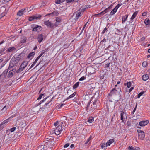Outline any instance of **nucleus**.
<instances>
[{
  "instance_id": "nucleus-5",
  "label": "nucleus",
  "mask_w": 150,
  "mask_h": 150,
  "mask_svg": "<svg viewBox=\"0 0 150 150\" xmlns=\"http://www.w3.org/2000/svg\"><path fill=\"white\" fill-rule=\"evenodd\" d=\"M137 131L139 138L141 140H143L145 136L144 132L141 130H139Z\"/></svg>"
},
{
  "instance_id": "nucleus-37",
  "label": "nucleus",
  "mask_w": 150,
  "mask_h": 150,
  "mask_svg": "<svg viewBox=\"0 0 150 150\" xmlns=\"http://www.w3.org/2000/svg\"><path fill=\"white\" fill-rule=\"evenodd\" d=\"M56 129H57L59 130L60 131H62V124L59 125L56 128Z\"/></svg>"
},
{
  "instance_id": "nucleus-16",
  "label": "nucleus",
  "mask_w": 150,
  "mask_h": 150,
  "mask_svg": "<svg viewBox=\"0 0 150 150\" xmlns=\"http://www.w3.org/2000/svg\"><path fill=\"white\" fill-rule=\"evenodd\" d=\"M26 11L25 9H22L18 11L17 13V15L19 16H21L24 13H25Z\"/></svg>"
},
{
  "instance_id": "nucleus-56",
  "label": "nucleus",
  "mask_w": 150,
  "mask_h": 150,
  "mask_svg": "<svg viewBox=\"0 0 150 150\" xmlns=\"http://www.w3.org/2000/svg\"><path fill=\"white\" fill-rule=\"evenodd\" d=\"M110 64V63H108L107 64L105 65V67H109Z\"/></svg>"
},
{
  "instance_id": "nucleus-13",
  "label": "nucleus",
  "mask_w": 150,
  "mask_h": 150,
  "mask_svg": "<svg viewBox=\"0 0 150 150\" xmlns=\"http://www.w3.org/2000/svg\"><path fill=\"white\" fill-rule=\"evenodd\" d=\"M45 24L50 27H52L53 26V24L49 20L45 21L44 22Z\"/></svg>"
},
{
  "instance_id": "nucleus-34",
  "label": "nucleus",
  "mask_w": 150,
  "mask_h": 150,
  "mask_svg": "<svg viewBox=\"0 0 150 150\" xmlns=\"http://www.w3.org/2000/svg\"><path fill=\"white\" fill-rule=\"evenodd\" d=\"M35 54L34 52H32L29 54L27 56V58L29 59L31 57L33 56Z\"/></svg>"
},
{
  "instance_id": "nucleus-22",
  "label": "nucleus",
  "mask_w": 150,
  "mask_h": 150,
  "mask_svg": "<svg viewBox=\"0 0 150 150\" xmlns=\"http://www.w3.org/2000/svg\"><path fill=\"white\" fill-rule=\"evenodd\" d=\"M149 77L148 75L147 74H146L142 76V79L143 80L146 81L148 79Z\"/></svg>"
},
{
  "instance_id": "nucleus-18",
  "label": "nucleus",
  "mask_w": 150,
  "mask_h": 150,
  "mask_svg": "<svg viewBox=\"0 0 150 150\" xmlns=\"http://www.w3.org/2000/svg\"><path fill=\"white\" fill-rule=\"evenodd\" d=\"M108 10V8H106L105 10L103 11H102L100 13H98L97 14H95V16H99V15H101V16L103 15L104 14H105V13H106L107 12Z\"/></svg>"
},
{
  "instance_id": "nucleus-53",
  "label": "nucleus",
  "mask_w": 150,
  "mask_h": 150,
  "mask_svg": "<svg viewBox=\"0 0 150 150\" xmlns=\"http://www.w3.org/2000/svg\"><path fill=\"white\" fill-rule=\"evenodd\" d=\"M74 0H66V2L67 3H69L70 2H71L73 1H74Z\"/></svg>"
},
{
  "instance_id": "nucleus-6",
  "label": "nucleus",
  "mask_w": 150,
  "mask_h": 150,
  "mask_svg": "<svg viewBox=\"0 0 150 150\" xmlns=\"http://www.w3.org/2000/svg\"><path fill=\"white\" fill-rule=\"evenodd\" d=\"M25 56V54L24 53H21L19 55L17 56H14L16 60L19 61L23 59Z\"/></svg>"
},
{
  "instance_id": "nucleus-55",
  "label": "nucleus",
  "mask_w": 150,
  "mask_h": 150,
  "mask_svg": "<svg viewBox=\"0 0 150 150\" xmlns=\"http://www.w3.org/2000/svg\"><path fill=\"white\" fill-rule=\"evenodd\" d=\"M147 13L146 12H144L142 13V15L144 16H146Z\"/></svg>"
},
{
  "instance_id": "nucleus-23",
  "label": "nucleus",
  "mask_w": 150,
  "mask_h": 150,
  "mask_svg": "<svg viewBox=\"0 0 150 150\" xmlns=\"http://www.w3.org/2000/svg\"><path fill=\"white\" fill-rule=\"evenodd\" d=\"M138 11H136L134 13L130 18L131 20H133L135 18L137 14L138 13Z\"/></svg>"
},
{
  "instance_id": "nucleus-8",
  "label": "nucleus",
  "mask_w": 150,
  "mask_h": 150,
  "mask_svg": "<svg viewBox=\"0 0 150 150\" xmlns=\"http://www.w3.org/2000/svg\"><path fill=\"white\" fill-rule=\"evenodd\" d=\"M95 108V106H93L92 104L90 105V104H89L87 107V109L88 111L90 112H93Z\"/></svg>"
},
{
  "instance_id": "nucleus-33",
  "label": "nucleus",
  "mask_w": 150,
  "mask_h": 150,
  "mask_svg": "<svg viewBox=\"0 0 150 150\" xmlns=\"http://www.w3.org/2000/svg\"><path fill=\"white\" fill-rule=\"evenodd\" d=\"M14 50H15V48L13 47H10L8 49V51L10 52L13 51Z\"/></svg>"
},
{
  "instance_id": "nucleus-59",
  "label": "nucleus",
  "mask_w": 150,
  "mask_h": 150,
  "mask_svg": "<svg viewBox=\"0 0 150 150\" xmlns=\"http://www.w3.org/2000/svg\"><path fill=\"white\" fill-rule=\"evenodd\" d=\"M64 105V104H62L60 105H58V106L59 108H61L62 106H63Z\"/></svg>"
},
{
  "instance_id": "nucleus-24",
  "label": "nucleus",
  "mask_w": 150,
  "mask_h": 150,
  "mask_svg": "<svg viewBox=\"0 0 150 150\" xmlns=\"http://www.w3.org/2000/svg\"><path fill=\"white\" fill-rule=\"evenodd\" d=\"M47 146H43V145H41V146H39L37 150H46Z\"/></svg>"
},
{
  "instance_id": "nucleus-15",
  "label": "nucleus",
  "mask_w": 150,
  "mask_h": 150,
  "mask_svg": "<svg viewBox=\"0 0 150 150\" xmlns=\"http://www.w3.org/2000/svg\"><path fill=\"white\" fill-rule=\"evenodd\" d=\"M120 6V5L118 4L117 6L113 10L110 12V14L111 15H112L115 14V12H116L117 9L119 8V7Z\"/></svg>"
},
{
  "instance_id": "nucleus-14",
  "label": "nucleus",
  "mask_w": 150,
  "mask_h": 150,
  "mask_svg": "<svg viewBox=\"0 0 150 150\" xmlns=\"http://www.w3.org/2000/svg\"><path fill=\"white\" fill-rule=\"evenodd\" d=\"M16 71L15 69H13L12 70L10 71L8 74V76L9 77H11L14 74L15 72Z\"/></svg>"
},
{
  "instance_id": "nucleus-20",
  "label": "nucleus",
  "mask_w": 150,
  "mask_h": 150,
  "mask_svg": "<svg viewBox=\"0 0 150 150\" xmlns=\"http://www.w3.org/2000/svg\"><path fill=\"white\" fill-rule=\"evenodd\" d=\"M114 142L113 139H110L106 143L107 146H108L110 145L112 143Z\"/></svg>"
},
{
  "instance_id": "nucleus-40",
  "label": "nucleus",
  "mask_w": 150,
  "mask_h": 150,
  "mask_svg": "<svg viewBox=\"0 0 150 150\" xmlns=\"http://www.w3.org/2000/svg\"><path fill=\"white\" fill-rule=\"evenodd\" d=\"M142 66L144 67H146L147 65V63L146 62H144L142 64Z\"/></svg>"
},
{
  "instance_id": "nucleus-62",
  "label": "nucleus",
  "mask_w": 150,
  "mask_h": 150,
  "mask_svg": "<svg viewBox=\"0 0 150 150\" xmlns=\"http://www.w3.org/2000/svg\"><path fill=\"white\" fill-rule=\"evenodd\" d=\"M75 118V117H71L70 118V120H74Z\"/></svg>"
},
{
  "instance_id": "nucleus-58",
  "label": "nucleus",
  "mask_w": 150,
  "mask_h": 150,
  "mask_svg": "<svg viewBox=\"0 0 150 150\" xmlns=\"http://www.w3.org/2000/svg\"><path fill=\"white\" fill-rule=\"evenodd\" d=\"M106 30L107 28H105L102 32L103 33H104L105 32V31Z\"/></svg>"
},
{
  "instance_id": "nucleus-9",
  "label": "nucleus",
  "mask_w": 150,
  "mask_h": 150,
  "mask_svg": "<svg viewBox=\"0 0 150 150\" xmlns=\"http://www.w3.org/2000/svg\"><path fill=\"white\" fill-rule=\"evenodd\" d=\"M41 17V16L40 15H36L35 16H33L29 17L28 20L29 21H32L34 20L37 19Z\"/></svg>"
},
{
  "instance_id": "nucleus-48",
  "label": "nucleus",
  "mask_w": 150,
  "mask_h": 150,
  "mask_svg": "<svg viewBox=\"0 0 150 150\" xmlns=\"http://www.w3.org/2000/svg\"><path fill=\"white\" fill-rule=\"evenodd\" d=\"M85 79V78L84 76H83L81 78L79 79V80L80 81H82L84 80Z\"/></svg>"
},
{
  "instance_id": "nucleus-2",
  "label": "nucleus",
  "mask_w": 150,
  "mask_h": 150,
  "mask_svg": "<svg viewBox=\"0 0 150 150\" xmlns=\"http://www.w3.org/2000/svg\"><path fill=\"white\" fill-rule=\"evenodd\" d=\"M120 91H121L120 89H118V90H116L115 89H113L108 94V96L109 97H112L115 100L117 101L116 98L117 97H119L120 96Z\"/></svg>"
},
{
  "instance_id": "nucleus-3",
  "label": "nucleus",
  "mask_w": 150,
  "mask_h": 150,
  "mask_svg": "<svg viewBox=\"0 0 150 150\" xmlns=\"http://www.w3.org/2000/svg\"><path fill=\"white\" fill-rule=\"evenodd\" d=\"M18 62L16 58L14 56L13 57L10 62L9 67L12 68L15 66Z\"/></svg>"
},
{
  "instance_id": "nucleus-26",
  "label": "nucleus",
  "mask_w": 150,
  "mask_h": 150,
  "mask_svg": "<svg viewBox=\"0 0 150 150\" xmlns=\"http://www.w3.org/2000/svg\"><path fill=\"white\" fill-rule=\"evenodd\" d=\"M94 120V118L93 117H90L88 119V121L89 123H92Z\"/></svg>"
},
{
  "instance_id": "nucleus-47",
  "label": "nucleus",
  "mask_w": 150,
  "mask_h": 150,
  "mask_svg": "<svg viewBox=\"0 0 150 150\" xmlns=\"http://www.w3.org/2000/svg\"><path fill=\"white\" fill-rule=\"evenodd\" d=\"M134 148L132 146H130L128 148L129 150H133V149Z\"/></svg>"
},
{
  "instance_id": "nucleus-43",
  "label": "nucleus",
  "mask_w": 150,
  "mask_h": 150,
  "mask_svg": "<svg viewBox=\"0 0 150 150\" xmlns=\"http://www.w3.org/2000/svg\"><path fill=\"white\" fill-rule=\"evenodd\" d=\"M144 93V91L142 92L139 93V94H138V95L137 98H139Z\"/></svg>"
},
{
  "instance_id": "nucleus-4",
  "label": "nucleus",
  "mask_w": 150,
  "mask_h": 150,
  "mask_svg": "<svg viewBox=\"0 0 150 150\" xmlns=\"http://www.w3.org/2000/svg\"><path fill=\"white\" fill-rule=\"evenodd\" d=\"M121 120L122 122H124L125 119L127 118V115L126 113L124 111H120Z\"/></svg>"
},
{
  "instance_id": "nucleus-11",
  "label": "nucleus",
  "mask_w": 150,
  "mask_h": 150,
  "mask_svg": "<svg viewBox=\"0 0 150 150\" xmlns=\"http://www.w3.org/2000/svg\"><path fill=\"white\" fill-rule=\"evenodd\" d=\"M55 20L56 22L54 25L56 27H57L60 25V23L61 22V18L59 17H57L56 18Z\"/></svg>"
},
{
  "instance_id": "nucleus-32",
  "label": "nucleus",
  "mask_w": 150,
  "mask_h": 150,
  "mask_svg": "<svg viewBox=\"0 0 150 150\" xmlns=\"http://www.w3.org/2000/svg\"><path fill=\"white\" fill-rule=\"evenodd\" d=\"M81 13L80 11H77V13L76 14V17L77 19L80 16H81Z\"/></svg>"
},
{
  "instance_id": "nucleus-54",
  "label": "nucleus",
  "mask_w": 150,
  "mask_h": 150,
  "mask_svg": "<svg viewBox=\"0 0 150 150\" xmlns=\"http://www.w3.org/2000/svg\"><path fill=\"white\" fill-rule=\"evenodd\" d=\"M133 150H140V148L139 147H136L134 148Z\"/></svg>"
},
{
  "instance_id": "nucleus-7",
  "label": "nucleus",
  "mask_w": 150,
  "mask_h": 150,
  "mask_svg": "<svg viewBox=\"0 0 150 150\" xmlns=\"http://www.w3.org/2000/svg\"><path fill=\"white\" fill-rule=\"evenodd\" d=\"M28 62L27 61L24 62L21 64L20 67L18 69V71H22L23 69L25 68L28 64Z\"/></svg>"
},
{
  "instance_id": "nucleus-31",
  "label": "nucleus",
  "mask_w": 150,
  "mask_h": 150,
  "mask_svg": "<svg viewBox=\"0 0 150 150\" xmlns=\"http://www.w3.org/2000/svg\"><path fill=\"white\" fill-rule=\"evenodd\" d=\"M65 0H56L55 3L57 4H59L63 2Z\"/></svg>"
},
{
  "instance_id": "nucleus-57",
  "label": "nucleus",
  "mask_w": 150,
  "mask_h": 150,
  "mask_svg": "<svg viewBox=\"0 0 150 150\" xmlns=\"http://www.w3.org/2000/svg\"><path fill=\"white\" fill-rule=\"evenodd\" d=\"M133 89L134 87H132L131 88L129 89V92H130Z\"/></svg>"
},
{
  "instance_id": "nucleus-41",
  "label": "nucleus",
  "mask_w": 150,
  "mask_h": 150,
  "mask_svg": "<svg viewBox=\"0 0 150 150\" xmlns=\"http://www.w3.org/2000/svg\"><path fill=\"white\" fill-rule=\"evenodd\" d=\"M97 103V101L96 100H95L94 101L92 105L93 106H95V108H96L97 107L96 104Z\"/></svg>"
},
{
  "instance_id": "nucleus-50",
  "label": "nucleus",
  "mask_w": 150,
  "mask_h": 150,
  "mask_svg": "<svg viewBox=\"0 0 150 150\" xmlns=\"http://www.w3.org/2000/svg\"><path fill=\"white\" fill-rule=\"evenodd\" d=\"M137 106V103L136 105V107H135V108H134V109L133 111L132 112H133V114H134L135 112V111L136 109Z\"/></svg>"
},
{
  "instance_id": "nucleus-63",
  "label": "nucleus",
  "mask_w": 150,
  "mask_h": 150,
  "mask_svg": "<svg viewBox=\"0 0 150 150\" xmlns=\"http://www.w3.org/2000/svg\"><path fill=\"white\" fill-rule=\"evenodd\" d=\"M145 38H144V37H143L142 38H141V40L142 41H143V40H144L145 39Z\"/></svg>"
},
{
  "instance_id": "nucleus-64",
  "label": "nucleus",
  "mask_w": 150,
  "mask_h": 150,
  "mask_svg": "<svg viewBox=\"0 0 150 150\" xmlns=\"http://www.w3.org/2000/svg\"><path fill=\"white\" fill-rule=\"evenodd\" d=\"M3 61V60L2 59H0V63L2 62Z\"/></svg>"
},
{
  "instance_id": "nucleus-1",
  "label": "nucleus",
  "mask_w": 150,
  "mask_h": 150,
  "mask_svg": "<svg viewBox=\"0 0 150 150\" xmlns=\"http://www.w3.org/2000/svg\"><path fill=\"white\" fill-rule=\"evenodd\" d=\"M49 99V97H48L47 98H45V100H42L39 103V105H40L42 102H43L44 101H46L47 100L48 101L45 104L44 106L41 107V105L39 106V105L37 106H36L33 108L32 109V111L34 112H38L39 110L42 111L43 109H44L46 108H49L50 105H51V101H52L51 99Z\"/></svg>"
},
{
  "instance_id": "nucleus-42",
  "label": "nucleus",
  "mask_w": 150,
  "mask_h": 150,
  "mask_svg": "<svg viewBox=\"0 0 150 150\" xmlns=\"http://www.w3.org/2000/svg\"><path fill=\"white\" fill-rule=\"evenodd\" d=\"M101 147L103 149V148L107 146L106 143V144L105 143H102L101 144Z\"/></svg>"
},
{
  "instance_id": "nucleus-49",
  "label": "nucleus",
  "mask_w": 150,
  "mask_h": 150,
  "mask_svg": "<svg viewBox=\"0 0 150 150\" xmlns=\"http://www.w3.org/2000/svg\"><path fill=\"white\" fill-rule=\"evenodd\" d=\"M43 95V94H41L40 95L38 99V100L40 99L41 98L42 96Z\"/></svg>"
},
{
  "instance_id": "nucleus-35",
  "label": "nucleus",
  "mask_w": 150,
  "mask_h": 150,
  "mask_svg": "<svg viewBox=\"0 0 150 150\" xmlns=\"http://www.w3.org/2000/svg\"><path fill=\"white\" fill-rule=\"evenodd\" d=\"M61 132V131L59 130L58 129H56L54 130V132L56 135H58Z\"/></svg>"
},
{
  "instance_id": "nucleus-36",
  "label": "nucleus",
  "mask_w": 150,
  "mask_h": 150,
  "mask_svg": "<svg viewBox=\"0 0 150 150\" xmlns=\"http://www.w3.org/2000/svg\"><path fill=\"white\" fill-rule=\"evenodd\" d=\"M91 136H90L89 138L88 139L86 142L85 143V144H88L89 142V144H90L91 143Z\"/></svg>"
},
{
  "instance_id": "nucleus-28",
  "label": "nucleus",
  "mask_w": 150,
  "mask_h": 150,
  "mask_svg": "<svg viewBox=\"0 0 150 150\" xmlns=\"http://www.w3.org/2000/svg\"><path fill=\"white\" fill-rule=\"evenodd\" d=\"M144 23L146 25L150 24V20H149L148 18L146 19L144 21Z\"/></svg>"
},
{
  "instance_id": "nucleus-27",
  "label": "nucleus",
  "mask_w": 150,
  "mask_h": 150,
  "mask_svg": "<svg viewBox=\"0 0 150 150\" xmlns=\"http://www.w3.org/2000/svg\"><path fill=\"white\" fill-rule=\"evenodd\" d=\"M26 40L25 37H23L21 38V43H24L26 42Z\"/></svg>"
},
{
  "instance_id": "nucleus-25",
  "label": "nucleus",
  "mask_w": 150,
  "mask_h": 150,
  "mask_svg": "<svg viewBox=\"0 0 150 150\" xmlns=\"http://www.w3.org/2000/svg\"><path fill=\"white\" fill-rule=\"evenodd\" d=\"M8 72V70L7 69H6V70H5L0 76H3L4 77H5L6 76V74H7Z\"/></svg>"
},
{
  "instance_id": "nucleus-60",
  "label": "nucleus",
  "mask_w": 150,
  "mask_h": 150,
  "mask_svg": "<svg viewBox=\"0 0 150 150\" xmlns=\"http://www.w3.org/2000/svg\"><path fill=\"white\" fill-rule=\"evenodd\" d=\"M74 146V144H72L71 146H70V147L71 148H73Z\"/></svg>"
},
{
  "instance_id": "nucleus-17",
  "label": "nucleus",
  "mask_w": 150,
  "mask_h": 150,
  "mask_svg": "<svg viewBox=\"0 0 150 150\" xmlns=\"http://www.w3.org/2000/svg\"><path fill=\"white\" fill-rule=\"evenodd\" d=\"M37 39L38 40V42L40 43L43 40V35L42 34H39Z\"/></svg>"
},
{
  "instance_id": "nucleus-61",
  "label": "nucleus",
  "mask_w": 150,
  "mask_h": 150,
  "mask_svg": "<svg viewBox=\"0 0 150 150\" xmlns=\"http://www.w3.org/2000/svg\"><path fill=\"white\" fill-rule=\"evenodd\" d=\"M58 122V121L56 123H54V125L55 126H57V125Z\"/></svg>"
},
{
  "instance_id": "nucleus-12",
  "label": "nucleus",
  "mask_w": 150,
  "mask_h": 150,
  "mask_svg": "<svg viewBox=\"0 0 150 150\" xmlns=\"http://www.w3.org/2000/svg\"><path fill=\"white\" fill-rule=\"evenodd\" d=\"M149 122L148 120H143L139 122V125L142 127L144 126L147 125Z\"/></svg>"
},
{
  "instance_id": "nucleus-45",
  "label": "nucleus",
  "mask_w": 150,
  "mask_h": 150,
  "mask_svg": "<svg viewBox=\"0 0 150 150\" xmlns=\"http://www.w3.org/2000/svg\"><path fill=\"white\" fill-rule=\"evenodd\" d=\"M127 87L129 88L131 86V83L130 82H127Z\"/></svg>"
},
{
  "instance_id": "nucleus-19",
  "label": "nucleus",
  "mask_w": 150,
  "mask_h": 150,
  "mask_svg": "<svg viewBox=\"0 0 150 150\" xmlns=\"http://www.w3.org/2000/svg\"><path fill=\"white\" fill-rule=\"evenodd\" d=\"M42 29L41 27L40 26H35L33 30V31H39L41 30Z\"/></svg>"
},
{
  "instance_id": "nucleus-39",
  "label": "nucleus",
  "mask_w": 150,
  "mask_h": 150,
  "mask_svg": "<svg viewBox=\"0 0 150 150\" xmlns=\"http://www.w3.org/2000/svg\"><path fill=\"white\" fill-rule=\"evenodd\" d=\"M45 50H43L40 54L38 57L40 59V58L43 55V54L45 53Z\"/></svg>"
},
{
  "instance_id": "nucleus-10",
  "label": "nucleus",
  "mask_w": 150,
  "mask_h": 150,
  "mask_svg": "<svg viewBox=\"0 0 150 150\" xmlns=\"http://www.w3.org/2000/svg\"><path fill=\"white\" fill-rule=\"evenodd\" d=\"M72 93V92L71 90H68L67 92V93L68 95H69V96L67 97V99H69L71 98H72L74 97L75 95V92L73 93L72 94L70 95Z\"/></svg>"
},
{
  "instance_id": "nucleus-44",
  "label": "nucleus",
  "mask_w": 150,
  "mask_h": 150,
  "mask_svg": "<svg viewBox=\"0 0 150 150\" xmlns=\"http://www.w3.org/2000/svg\"><path fill=\"white\" fill-rule=\"evenodd\" d=\"M87 23H88V22H87L85 24V25L83 27V29H82V30L81 33L79 35H81V34L83 32V31L84 29V28H85V27L86 26V25H87Z\"/></svg>"
},
{
  "instance_id": "nucleus-21",
  "label": "nucleus",
  "mask_w": 150,
  "mask_h": 150,
  "mask_svg": "<svg viewBox=\"0 0 150 150\" xmlns=\"http://www.w3.org/2000/svg\"><path fill=\"white\" fill-rule=\"evenodd\" d=\"M58 14L59 13L57 11H55L51 13L48 14V15H50L51 16H52L53 17L54 16H57Z\"/></svg>"
},
{
  "instance_id": "nucleus-30",
  "label": "nucleus",
  "mask_w": 150,
  "mask_h": 150,
  "mask_svg": "<svg viewBox=\"0 0 150 150\" xmlns=\"http://www.w3.org/2000/svg\"><path fill=\"white\" fill-rule=\"evenodd\" d=\"M39 59L38 58V57H37L36 59H35L34 62H33V64L31 65L30 68H32L33 67L36 63L37 61H38Z\"/></svg>"
},
{
  "instance_id": "nucleus-38",
  "label": "nucleus",
  "mask_w": 150,
  "mask_h": 150,
  "mask_svg": "<svg viewBox=\"0 0 150 150\" xmlns=\"http://www.w3.org/2000/svg\"><path fill=\"white\" fill-rule=\"evenodd\" d=\"M79 82H77L75 84H74L73 86V88L74 89H75L77 88L79 85Z\"/></svg>"
},
{
  "instance_id": "nucleus-52",
  "label": "nucleus",
  "mask_w": 150,
  "mask_h": 150,
  "mask_svg": "<svg viewBox=\"0 0 150 150\" xmlns=\"http://www.w3.org/2000/svg\"><path fill=\"white\" fill-rule=\"evenodd\" d=\"M106 42V39L104 38L101 42V43H103V42Z\"/></svg>"
},
{
  "instance_id": "nucleus-51",
  "label": "nucleus",
  "mask_w": 150,
  "mask_h": 150,
  "mask_svg": "<svg viewBox=\"0 0 150 150\" xmlns=\"http://www.w3.org/2000/svg\"><path fill=\"white\" fill-rule=\"evenodd\" d=\"M69 143H67L64 145V148H67L69 146Z\"/></svg>"
},
{
  "instance_id": "nucleus-29",
  "label": "nucleus",
  "mask_w": 150,
  "mask_h": 150,
  "mask_svg": "<svg viewBox=\"0 0 150 150\" xmlns=\"http://www.w3.org/2000/svg\"><path fill=\"white\" fill-rule=\"evenodd\" d=\"M128 15H127L124 16V17L123 18L122 20V23H124L127 20L128 17Z\"/></svg>"
},
{
  "instance_id": "nucleus-46",
  "label": "nucleus",
  "mask_w": 150,
  "mask_h": 150,
  "mask_svg": "<svg viewBox=\"0 0 150 150\" xmlns=\"http://www.w3.org/2000/svg\"><path fill=\"white\" fill-rule=\"evenodd\" d=\"M16 129V127H13V128H11L10 130L11 131V132H13Z\"/></svg>"
}]
</instances>
